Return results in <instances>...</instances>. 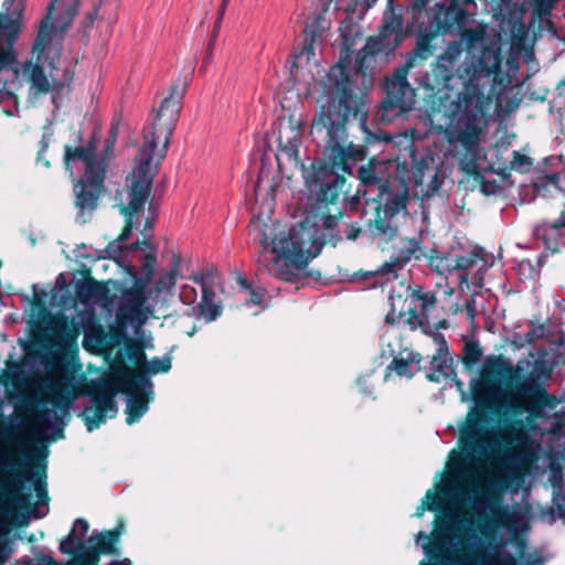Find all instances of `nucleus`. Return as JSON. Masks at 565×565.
Wrapping results in <instances>:
<instances>
[{"instance_id": "nucleus-11", "label": "nucleus", "mask_w": 565, "mask_h": 565, "mask_svg": "<svg viewBox=\"0 0 565 565\" xmlns=\"http://www.w3.org/2000/svg\"><path fill=\"white\" fill-rule=\"evenodd\" d=\"M388 108L398 114L409 111L415 104V92L409 86L405 75H395L386 83Z\"/></svg>"}, {"instance_id": "nucleus-38", "label": "nucleus", "mask_w": 565, "mask_h": 565, "mask_svg": "<svg viewBox=\"0 0 565 565\" xmlns=\"http://www.w3.org/2000/svg\"><path fill=\"white\" fill-rule=\"evenodd\" d=\"M146 411V405L142 402H134L129 405V422H134Z\"/></svg>"}, {"instance_id": "nucleus-35", "label": "nucleus", "mask_w": 565, "mask_h": 565, "mask_svg": "<svg viewBox=\"0 0 565 565\" xmlns=\"http://www.w3.org/2000/svg\"><path fill=\"white\" fill-rule=\"evenodd\" d=\"M460 167L468 174H479L481 171L477 153H475L471 158H463L460 161Z\"/></svg>"}, {"instance_id": "nucleus-37", "label": "nucleus", "mask_w": 565, "mask_h": 565, "mask_svg": "<svg viewBox=\"0 0 565 565\" xmlns=\"http://www.w3.org/2000/svg\"><path fill=\"white\" fill-rule=\"evenodd\" d=\"M180 297L183 302L192 303L196 299L195 288L189 285H184L181 289Z\"/></svg>"}, {"instance_id": "nucleus-16", "label": "nucleus", "mask_w": 565, "mask_h": 565, "mask_svg": "<svg viewBox=\"0 0 565 565\" xmlns=\"http://www.w3.org/2000/svg\"><path fill=\"white\" fill-rule=\"evenodd\" d=\"M6 491L0 495V511L13 516L18 511L28 507V498L20 491L19 484L6 482Z\"/></svg>"}, {"instance_id": "nucleus-6", "label": "nucleus", "mask_w": 565, "mask_h": 565, "mask_svg": "<svg viewBox=\"0 0 565 565\" xmlns=\"http://www.w3.org/2000/svg\"><path fill=\"white\" fill-rule=\"evenodd\" d=\"M145 288L135 285L121 291L117 306H114L118 323H132L142 326L152 315V309L147 303Z\"/></svg>"}, {"instance_id": "nucleus-7", "label": "nucleus", "mask_w": 565, "mask_h": 565, "mask_svg": "<svg viewBox=\"0 0 565 565\" xmlns=\"http://www.w3.org/2000/svg\"><path fill=\"white\" fill-rule=\"evenodd\" d=\"M540 428L534 425L529 430H525L521 426L510 425L505 427L502 433V439L511 446V450L514 457L529 461L540 450V441L533 438L532 435L537 436Z\"/></svg>"}, {"instance_id": "nucleus-25", "label": "nucleus", "mask_w": 565, "mask_h": 565, "mask_svg": "<svg viewBox=\"0 0 565 565\" xmlns=\"http://www.w3.org/2000/svg\"><path fill=\"white\" fill-rule=\"evenodd\" d=\"M243 285V298L247 307H265L266 290L262 287H250L245 284L244 279H239Z\"/></svg>"}, {"instance_id": "nucleus-1", "label": "nucleus", "mask_w": 565, "mask_h": 565, "mask_svg": "<svg viewBox=\"0 0 565 565\" xmlns=\"http://www.w3.org/2000/svg\"><path fill=\"white\" fill-rule=\"evenodd\" d=\"M181 108V99L178 96L170 95L164 98L152 125L145 132L142 147L128 178L129 202L122 207V213L128 216V223L119 236L122 242L131 234L132 217L140 212L150 195L157 166L166 156Z\"/></svg>"}, {"instance_id": "nucleus-24", "label": "nucleus", "mask_w": 565, "mask_h": 565, "mask_svg": "<svg viewBox=\"0 0 565 565\" xmlns=\"http://www.w3.org/2000/svg\"><path fill=\"white\" fill-rule=\"evenodd\" d=\"M476 257L472 255H463L457 258L454 268H436L440 273H456L461 284L468 282V270L476 264Z\"/></svg>"}, {"instance_id": "nucleus-8", "label": "nucleus", "mask_w": 565, "mask_h": 565, "mask_svg": "<svg viewBox=\"0 0 565 565\" xmlns=\"http://www.w3.org/2000/svg\"><path fill=\"white\" fill-rule=\"evenodd\" d=\"M486 56L487 53L484 52L480 58V65L475 63H465L458 68V76L463 82V90L458 95V102L460 104H466L467 107H470L473 103L477 105L483 104V94L479 85V81L481 77L490 76L493 72L492 70H486L481 66Z\"/></svg>"}, {"instance_id": "nucleus-18", "label": "nucleus", "mask_w": 565, "mask_h": 565, "mask_svg": "<svg viewBox=\"0 0 565 565\" xmlns=\"http://www.w3.org/2000/svg\"><path fill=\"white\" fill-rule=\"evenodd\" d=\"M81 393L75 385L66 381L55 383L50 391L52 402L64 408H68Z\"/></svg>"}, {"instance_id": "nucleus-23", "label": "nucleus", "mask_w": 565, "mask_h": 565, "mask_svg": "<svg viewBox=\"0 0 565 565\" xmlns=\"http://www.w3.org/2000/svg\"><path fill=\"white\" fill-rule=\"evenodd\" d=\"M409 297L413 302L417 303L420 312L426 315L430 309L435 308L437 298L436 294L429 290H425L422 286L415 285L408 287Z\"/></svg>"}, {"instance_id": "nucleus-10", "label": "nucleus", "mask_w": 565, "mask_h": 565, "mask_svg": "<svg viewBox=\"0 0 565 565\" xmlns=\"http://www.w3.org/2000/svg\"><path fill=\"white\" fill-rule=\"evenodd\" d=\"M23 26L20 17L0 14V72L15 60L13 42Z\"/></svg>"}, {"instance_id": "nucleus-20", "label": "nucleus", "mask_w": 565, "mask_h": 565, "mask_svg": "<svg viewBox=\"0 0 565 565\" xmlns=\"http://www.w3.org/2000/svg\"><path fill=\"white\" fill-rule=\"evenodd\" d=\"M462 52L461 43H449L445 52L439 56L437 67L444 73L445 81L452 77L451 70Z\"/></svg>"}, {"instance_id": "nucleus-28", "label": "nucleus", "mask_w": 565, "mask_h": 565, "mask_svg": "<svg viewBox=\"0 0 565 565\" xmlns=\"http://www.w3.org/2000/svg\"><path fill=\"white\" fill-rule=\"evenodd\" d=\"M115 537L111 533L96 534L89 537V543L97 553L109 552L113 547Z\"/></svg>"}, {"instance_id": "nucleus-5", "label": "nucleus", "mask_w": 565, "mask_h": 565, "mask_svg": "<svg viewBox=\"0 0 565 565\" xmlns=\"http://www.w3.org/2000/svg\"><path fill=\"white\" fill-rule=\"evenodd\" d=\"M482 104L473 103L470 107L465 105V114L451 122L445 130V136L450 145L461 143L468 151L478 148L483 130Z\"/></svg>"}, {"instance_id": "nucleus-27", "label": "nucleus", "mask_w": 565, "mask_h": 565, "mask_svg": "<svg viewBox=\"0 0 565 565\" xmlns=\"http://www.w3.org/2000/svg\"><path fill=\"white\" fill-rule=\"evenodd\" d=\"M382 166V163H376L372 160L366 166L361 167L358 173L362 183L365 185L377 184L381 181L379 172Z\"/></svg>"}, {"instance_id": "nucleus-29", "label": "nucleus", "mask_w": 565, "mask_h": 565, "mask_svg": "<svg viewBox=\"0 0 565 565\" xmlns=\"http://www.w3.org/2000/svg\"><path fill=\"white\" fill-rule=\"evenodd\" d=\"M93 403L95 404L96 408L102 413L100 418L109 412H116V403L111 395L103 394L95 396Z\"/></svg>"}, {"instance_id": "nucleus-4", "label": "nucleus", "mask_w": 565, "mask_h": 565, "mask_svg": "<svg viewBox=\"0 0 565 565\" xmlns=\"http://www.w3.org/2000/svg\"><path fill=\"white\" fill-rule=\"evenodd\" d=\"M79 0H51L47 13L40 24L39 34L33 47L39 63H46L60 56V46L53 44V38L63 33L73 22Z\"/></svg>"}, {"instance_id": "nucleus-19", "label": "nucleus", "mask_w": 565, "mask_h": 565, "mask_svg": "<svg viewBox=\"0 0 565 565\" xmlns=\"http://www.w3.org/2000/svg\"><path fill=\"white\" fill-rule=\"evenodd\" d=\"M88 523L83 519L74 522L71 533L61 542L60 551L64 554L74 553L79 548L81 542L87 534Z\"/></svg>"}, {"instance_id": "nucleus-14", "label": "nucleus", "mask_w": 565, "mask_h": 565, "mask_svg": "<svg viewBox=\"0 0 565 565\" xmlns=\"http://www.w3.org/2000/svg\"><path fill=\"white\" fill-rule=\"evenodd\" d=\"M522 371H524V367L521 362L513 365L502 355H490L482 364L481 374L486 377H514L519 376Z\"/></svg>"}, {"instance_id": "nucleus-21", "label": "nucleus", "mask_w": 565, "mask_h": 565, "mask_svg": "<svg viewBox=\"0 0 565 565\" xmlns=\"http://www.w3.org/2000/svg\"><path fill=\"white\" fill-rule=\"evenodd\" d=\"M448 467V476L441 482V491L451 493L463 488L465 467L459 461H451Z\"/></svg>"}, {"instance_id": "nucleus-36", "label": "nucleus", "mask_w": 565, "mask_h": 565, "mask_svg": "<svg viewBox=\"0 0 565 565\" xmlns=\"http://www.w3.org/2000/svg\"><path fill=\"white\" fill-rule=\"evenodd\" d=\"M390 20L388 21L387 19H385V23L383 25V29H382V35L383 36H388L391 35V33H393L396 30L401 29L402 26V21L401 19L396 18V17H393L391 15L390 17Z\"/></svg>"}, {"instance_id": "nucleus-3", "label": "nucleus", "mask_w": 565, "mask_h": 565, "mask_svg": "<svg viewBox=\"0 0 565 565\" xmlns=\"http://www.w3.org/2000/svg\"><path fill=\"white\" fill-rule=\"evenodd\" d=\"M520 362L524 370L530 367L529 374L514 392L504 396V402L513 409H522L533 416H542L550 403V395L545 385L551 379L552 367L541 360L533 363L530 361Z\"/></svg>"}, {"instance_id": "nucleus-13", "label": "nucleus", "mask_w": 565, "mask_h": 565, "mask_svg": "<svg viewBox=\"0 0 565 565\" xmlns=\"http://www.w3.org/2000/svg\"><path fill=\"white\" fill-rule=\"evenodd\" d=\"M478 565H518L512 553L507 551L505 544H488L481 546L476 554Z\"/></svg>"}, {"instance_id": "nucleus-9", "label": "nucleus", "mask_w": 565, "mask_h": 565, "mask_svg": "<svg viewBox=\"0 0 565 565\" xmlns=\"http://www.w3.org/2000/svg\"><path fill=\"white\" fill-rule=\"evenodd\" d=\"M75 294L79 302L86 307L98 305L109 315L114 312V296L106 284L94 279L81 280L76 284Z\"/></svg>"}, {"instance_id": "nucleus-44", "label": "nucleus", "mask_w": 565, "mask_h": 565, "mask_svg": "<svg viewBox=\"0 0 565 565\" xmlns=\"http://www.w3.org/2000/svg\"><path fill=\"white\" fill-rule=\"evenodd\" d=\"M121 564L122 565H130V562L129 561H124Z\"/></svg>"}, {"instance_id": "nucleus-41", "label": "nucleus", "mask_w": 565, "mask_h": 565, "mask_svg": "<svg viewBox=\"0 0 565 565\" xmlns=\"http://www.w3.org/2000/svg\"><path fill=\"white\" fill-rule=\"evenodd\" d=\"M35 490L39 492L40 497L44 493V487L40 481L35 483Z\"/></svg>"}, {"instance_id": "nucleus-34", "label": "nucleus", "mask_w": 565, "mask_h": 565, "mask_svg": "<svg viewBox=\"0 0 565 565\" xmlns=\"http://www.w3.org/2000/svg\"><path fill=\"white\" fill-rule=\"evenodd\" d=\"M401 269L399 263H388L384 264L375 275H380L385 278L386 281L395 279L397 277V271Z\"/></svg>"}, {"instance_id": "nucleus-43", "label": "nucleus", "mask_w": 565, "mask_h": 565, "mask_svg": "<svg viewBox=\"0 0 565 565\" xmlns=\"http://www.w3.org/2000/svg\"><path fill=\"white\" fill-rule=\"evenodd\" d=\"M493 71L498 70L500 67V61L497 55L493 56Z\"/></svg>"}, {"instance_id": "nucleus-17", "label": "nucleus", "mask_w": 565, "mask_h": 565, "mask_svg": "<svg viewBox=\"0 0 565 565\" xmlns=\"http://www.w3.org/2000/svg\"><path fill=\"white\" fill-rule=\"evenodd\" d=\"M193 280L201 287L202 302L199 305L202 315L210 319L215 318L217 309L214 306L215 294L211 287L212 275L205 273H198L193 275Z\"/></svg>"}, {"instance_id": "nucleus-40", "label": "nucleus", "mask_w": 565, "mask_h": 565, "mask_svg": "<svg viewBox=\"0 0 565 565\" xmlns=\"http://www.w3.org/2000/svg\"><path fill=\"white\" fill-rule=\"evenodd\" d=\"M513 520H514V514H512V513L502 512L498 515V522L507 527L512 523Z\"/></svg>"}, {"instance_id": "nucleus-39", "label": "nucleus", "mask_w": 565, "mask_h": 565, "mask_svg": "<svg viewBox=\"0 0 565 565\" xmlns=\"http://www.w3.org/2000/svg\"><path fill=\"white\" fill-rule=\"evenodd\" d=\"M10 556L8 543L0 539V564H4Z\"/></svg>"}, {"instance_id": "nucleus-22", "label": "nucleus", "mask_w": 565, "mask_h": 565, "mask_svg": "<svg viewBox=\"0 0 565 565\" xmlns=\"http://www.w3.org/2000/svg\"><path fill=\"white\" fill-rule=\"evenodd\" d=\"M420 358L418 354L409 353L407 358H395L388 365L399 376H412L419 371Z\"/></svg>"}, {"instance_id": "nucleus-2", "label": "nucleus", "mask_w": 565, "mask_h": 565, "mask_svg": "<svg viewBox=\"0 0 565 565\" xmlns=\"http://www.w3.org/2000/svg\"><path fill=\"white\" fill-rule=\"evenodd\" d=\"M250 234L265 249L274 254L270 273L285 281H294L320 252L322 243L315 225L301 223L289 230H280L274 223L253 220Z\"/></svg>"}, {"instance_id": "nucleus-15", "label": "nucleus", "mask_w": 565, "mask_h": 565, "mask_svg": "<svg viewBox=\"0 0 565 565\" xmlns=\"http://www.w3.org/2000/svg\"><path fill=\"white\" fill-rule=\"evenodd\" d=\"M350 104L347 96L330 97L328 106L321 114L320 121L324 127L334 128L343 124L349 115Z\"/></svg>"}, {"instance_id": "nucleus-42", "label": "nucleus", "mask_w": 565, "mask_h": 565, "mask_svg": "<svg viewBox=\"0 0 565 565\" xmlns=\"http://www.w3.org/2000/svg\"><path fill=\"white\" fill-rule=\"evenodd\" d=\"M121 373H122L124 377H129V376H131L132 371L129 367L124 366Z\"/></svg>"}, {"instance_id": "nucleus-30", "label": "nucleus", "mask_w": 565, "mask_h": 565, "mask_svg": "<svg viewBox=\"0 0 565 565\" xmlns=\"http://www.w3.org/2000/svg\"><path fill=\"white\" fill-rule=\"evenodd\" d=\"M482 352L479 344L476 342H468L463 348V360L466 363L475 364L481 359Z\"/></svg>"}, {"instance_id": "nucleus-12", "label": "nucleus", "mask_w": 565, "mask_h": 565, "mask_svg": "<svg viewBox=\"0 0 565 565\" xmlns=\"http://www.w3.org/2000/svg\"><path fill=\"white\" fill-rule=\"evenodd\" d=\"M65 160L67 162H83L85 164V177L89 182L98 183L103 180L105 166L95 159L92 146L75 148L66 147Z\"/></svg>"}, {"instance_id": "nucleus-33", "label": "nucleus", "mask_w": 565, "mask_h": 565, "mask_svg": "<svg viewBox=\"0 0 565 565\" xmlns=\"http://www.w3.org/2000/svg\"><path fill=\"white\" fill-rule=\"evenodd\" d=\"M556 0H535L534 13L540 18H547L555 4Z\"/></svg>"}, {"instance_id": "nucleus-31", "label": "nucleus", "mask_w": 565, "mask_h": 565, "mask_svg": "<svg viewBox=\"0 0 565 565\" xmlns=\"http://www.w3.org/2000/svg\"><path fill=\"white\" fill-rule=\"evenodd\" d=\"M76 204L81 210L93 209L95 196L82 185L81 190L77 192Z\"/></svg>"}, {"instance_id": "nucleus-26", "label": "nucleus", "mask_w": 565, "mask_h": 565, "mask_svg": "<svg viewBox=\"0 0 565 565\" xmlns=\"http://www.w3.org/2000/svg\"><path fill=\"white\" fill-rule=\"evenodd\" d=\"M24 72L28 73L32 87L39 93H46L50 90L51 85L47 77L44 75L40 65L29 64L25 65Z\"/></svg>"}, {"instance_id": "nucleus-32", "label": "nucleus", "mask_w": 565, "mask_h": 565, "mask_svg": "<svg viewBox=\"0 0 565 565\" xmlns=\"http://www.w3.org/2000/svg\"><path fill=\"white\" fill-rule=\"evenodd\" d=\"M451 361V358H448L447 349H439L438 355L434 356L431 364L434 369L446 372L450 367Z\"/></svg>"}]
</instances>
